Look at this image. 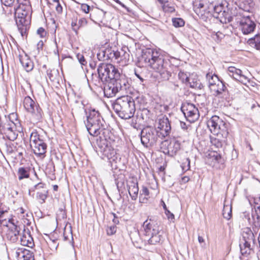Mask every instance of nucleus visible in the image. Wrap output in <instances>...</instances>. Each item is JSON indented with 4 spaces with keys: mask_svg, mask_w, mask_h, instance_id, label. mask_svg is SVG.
<instances>
[{
    "mask_svg": "<svg viewBox=\"0 0 260 260\" xmlns=\"http://www.w3.org/2000/svg\"><path fill=\"white\" fill-rule=\"evenodd\" d=\"M13 252L18 260H33L32 253L24 248L16 247L13 249Z\"/></svg>",
    "mask_w": 260,
    "mask_h": 260,
    "instance_id": "aec40b11",
    "label": "nucleus"
},
{
    "mask_svg": "<svg viewBox=\"0 0 260 260\" xmlns=\"http://www.w3.org/2000/svg\"><path fill=\"white\" fill-rule=\"evenodd\" d=\"M76 56L79 62L82 65L84 66L86 64L87 61H86L84 56L82 54L78 53L77 54Z\"/></svg>",
    "mask_w": 260,
    "mask_h": 260,
    "instance_id": "de8ad7c7",
    "label": "nucleus"
},
{
    "mask_svg": "<svg viewBox=\"0 0 260 260\" xmlns=\"http://www.w3.org/2000/svg\"><path fill=\"white\" fill-rule=\"evenodd\" d=\"M116 227L115 225L109 226L107 229V233L108 235H112L116 233Z\"/></svg>",
    "mask_w": 260,
    "mask_h": 260,
    "instance_id": "09e8293b",
    "label": "nucleus"
},
{
    "mask_svg": "<svg viewBox=\"0 0 260 260\" xmlns=\"http://www.w3.org/2000/svg\"><path fill=\"white\" fill-rule=\"evenodd\" d=\"M18 178L22 180L24 178H27L29 176V171L27 168H20L18 171Z\"/></svg>",
    "mask_w": 260,
    "mask_h": 260,
    "instance_id": "473e14b6",
    "label": "nucleus"
},
{
    "mask_svg": "<svg viewBox=\"0 0 260 260\" xmlns=\"http://www.w3.org/2000/svg\"><path fill=\"white\" fill-rule=\"evenodd\" d=\"M3 5L8 7H13L16 3V0H1Z\"/></svg>",
    "mask_w": 260,
    "mask_h": 260,
    "instance_id": "c03bdc74",
    "label": "nucleus"
},
{
    "mask_svg": "<svg viewBox=\"0 0 260 260\" xmlns=\"http://www.w3.org/2000/svg\"><path fill=\"white\" fill-rule=\"evenodd\" d=\"M190 159L188 158H185L181 165L182 170L184 171L189 170L190 169Z\"/></svg>",
    "mask_w": 260,
    "mask_h": 260,
    "instance_id": "37998d69",
    "label": "nucleus"
},
{
    "mask_svg": "<svg viewBox=\"0 0 260 260\" xmlns=\"http://www.w3.org/2000/svg\"><path fill=\"white\" fill-rule=\"evenodd\" d=\"M30 146L34 153L37 156L44 157L46 152L47 145L36 131L30 134L29 139Z\"/></svg>",
    "mask_w": 260,
    "mask_h": 260,
    "instance_id": "9d476101",
    "label": "nucleus"
},
{
    "mask_svg": "<svg viewBox=\"0 0 260 260\" xmlns=\"http://www.w3.org/2000/svg\"><path fill=\"white\" fill-rule=\"evenodd\" d=\"M47 244L50 247V248L53 250L56 249L58 243H57V241L55 240H50L48 242H47Z\"/></svg>",
    "mask_w": 260,
    "mask_h": 260,
    "instance_id": "49530a36",
    "label": "nucleus"
},
{
    "mask_svg": "<svg viewBox=\"0 0 260 260\" xmlns=\"http://www.w3.org/2000/svg\"><path fill=\"white\" fill-rule=\"evenodd\" d=\"M119 80L120 83V85H121L122 91L126 90V89L129 87V84L127 79L124 76L120 74Z\"/></svg>",
    "mask_w": 260,
    "mask_h": 260,
    "instance_id": "e433bc0d",
    "label": "nucleus"
},
{
    "mask_svg": "<svg viewBox=\"0 0 260 260\" xmlns=\"http://www.w3.org/2000/svg\"><path fill=\"white\" fill-rule=\"evenodd\" d=\"M7 212V210L2 211V212H0V226L1 225L7 226L8 225V220L4 218L5 214Z\"/></svg>",
    "mask_w": 260,
    "mask_h": 260,
    "instance_id": "4c0bfd02",
    "label": "nucleus"
},
{
    "mask_svg": "<svg viewBox=\"0 0 260 260\" xmlns=\"http://www.w3.org/2000/svg\"><path fill=\"white\" fill-rule=\"evenodd\" d=\"M223 37L224 35L219 31L212 35L213 38L216 41L220 40Z\"/></svg>",
    "mask_w": 260,
    "mask_h": 260,
    "instance_id": "8fccbe9b",
    "label": "nucleus"
},
{
    "mask_svg": "<svg viewBox=\"0 0 260 260\" xmlns=\"http://www.w3.org/2000/svg\"><path fill=\"white\" fill-rule=\"evenodd\" d=\"M104 91L105 95L108 98L113 97L118 92L117 89L111 81L104 87Z\"/></svg>",
    "mask_w": 260,
    "mask_h": 260,
    "instance_id": "b1692460",
    "label": "nucleus"
},
{
    "mask_svg": "<svg viewBox=\"0 0 260 260\" xmlns=\"http://www.w3.org/2000/svg\"><path fill=\"white\" fill-rule=\"evenodd\" d=\"M187 84H188L190 87L193 88H201V82L198 79L196 75L190 76L187 81Z\"/></svg>",
    "mask_w": 260,
    "mask_h": 260,
    "instance_id": "bb28decb",
    "label": "nucleus"
},
{
    "mask_svg": "<svg viewBox=\"0 0 260 260\" xmlns=\"http://www.w3.org/2000/svg\"><path fill=\"white\" fill-rule=\"evenodd\" d=\"M87 24V20L85 18H81L78 22V26L80 27L85 26Z\"/></svg>",
    "mask_w": 260,
    "mask_h": 260,
    "instance_id": "3c124183",
    "label": "nucleus"
},
{
    "mask_svg": "<svg viewBox=\"0 0 260 260\" xmlns=\"http://www.w3.org/2000/svg\"><path fill=\"white\" fill-rule=\"evenodd\" d=\"M47 190L46 189H43L37 193V199L39 200V202L42 204L45 202V201L47 198Z\"/></svg>",
    "mask_w": 260,
    "mask_h": 260,
    "instance_id": "c9c22d12",
    "label": "nucleus"
},
{
    "mask_svg": "<svg viewBox=\"0 0 260 260\" xmlns=\"http://www.w3.org/2000/svg\"><path fill=\"white\" fill-rule=\"evenodd\" d=\"M146 66L158 73L164 80H168L171 73L168 71V62L165 61L163 55L158 50L147 48L143 51L141 58Z\"/></svg>",
    "mask_w": 260,
    "mask_h": 260,
    "instance_id": "f257e3e1",
    "label": "nucleus"
},
{
    "mask_svg": "<svg viewBox=\"0 0 260 260\" xmlns=\"http://www.w3.org/2000/svg\"><path fill=\"white\" fill-rule=\"evenodd\" d=\"M181 109L186 119L191 123L197 120L200 117L198 109L193 104L185 103Z\"/></svg>",
    "mask_w": 260,
    "mask_h": 260,
    "instance_id": "4468645a",
    "label": "nucleus"
},
{
    "mask_svg": "<svg viewBox=\"0 0 260 260\" xmlns=\"http://www.w3.org/2000/svg\"><path fill=\"white\" fill-rule=\"evenodd\" d=\"M19 60L23 68L27 72L30 71L34 68L33 62L26 54L20 55Z\"/></svg>",
    "mask_w": 260,
    "mask_h": 260,
    "instance_id": "4be33fe9",
    "label": "nucleus"
},
{
    "mask_svg": "<svg viewBox=\"0 0 260 260\" xmlns=\"http://www.w3.org/2000/svg\"><path fill=\"white\" fill-rule=\"evenodd\" d=\"M110 49V51L108 52V53H106V55H107L109 59H112L113 58V55L112 54V53H113V50H112L111 48Z\"/></svg>",
    "mask_w": 260,
    "mask_h": 260,
    "instance_id": "680f3d73",
    "label": "nucleus"
},
{
    "mask_svg": "<svg viewBox=\"0 0 260 260\" xmlns=\"http://www.w3.org/2000/svg\"><path fill=\"white\" fill-rule=\"evenodd\" d=\"M159 139L156 130L152 127H145L141 131V143L146 147L154 145Z\"/></svg>",
    "mask_w": 260,
    "mask_h": 260,
    "instance_id": "9b49d317",
    "label": "nucleus"
},
{
    "mask_svg": "<svg viewBox=\"0 0 260 260\" xmlns=\"http://www.w3.org/2000/svg\"><path fill=\"white\" fill-rule=\"evenodd\" d=\"M239 28L244 34L247 35L253 32L255 28L256 24L249 17H244L239 21Z\"/></svg>",
    "mask_w": 260,
    "mask_h": 260,
    "instance_id": "f3484780",
    "label": "nucleus"
},
{
    "mask_svg": "<svg viewBox=\"0 0 260 260\" xmlns=\"http://www.w3.org/2000/svg\"><path fill=\"white\" fill-rule=\"evenodd\" d=\"M99 77L102 82L112 81L120 77L117 69L110 63H101L98 68Z\"/></svg>",
    "mask_w": 260,
    "mask_h": 260,
    "instance_id": "0eeeda50",
    "label": "nucleus"
},
{
    "mask_svg": "<svg viewBox=\"0 0 260 260\" xmlns=\"http://www.w3.org/2000/svg\"><path fill=\"white\" fill-rule=\"evenodd\" d=\"M149 198V191L148 188L146 186H142L140 194V202H145V200H147Z\"/></svg>",
    "mask_w": 260,
    "mask_h": 260,
    "instance_id": "c85d7f7f",
    "label": "nucleus"
},
{
    "mask_svg": "<svg viewBox=\"0 0 260 260\" xmlns=\"http://www.w3.org/2000/svg\"><path fill=\"white\" fill-rule=\"evenodd\" d=\"M255 215H252L254 225L256 227L260 226V205L255 208Z\"/></svg>",
    "mask_w": 260,
    "mask_h": 260,
    "instance_id": "c756f323",
    "label": "nucleus"
},
{
    "mask_svg": "<svg viewBox=\"0 0 260 260\" xmlns=\"http://www.w3.org/2000/svg\"><path fill=\"white\" fill-rule=\"evenodd\" d=\"M37 33L41 38H44L46 35V31L43 27H40L37 30Z\"/></svg>",
    "mask_w": 260,
    "mask_h": 260,
    "instance_id": "603ef678",
    "label": "nucleus"
},
{
    "mask_svg": "<svg viewBox=\"0 0 260 260\" xmlns=\"http://www.w3.org/2000/svg\"><path fill=\"white\" fill-rule=\"evenodd\" d=\"M111 82L112 84H113V85H114V87H115L116 89H117L118 92L122 91L121 85H120L119 78H117V79H114L111 81Z\"/></svg>",
    "mask_w": 260,
    "mask_h": 260,
    "instance_id": "a18cd8bd",
    "label": "nucleus"
},
{
    "mask_svg": "<svg viewBox=\"0 0 260 260\" xmlns=\"http://www.w3.org/2000/svg\"><path fill=\"white\" fill-rule=\"evenodd\" d=\"M44 184L42 183H39L38 184L35 186V189L36 190H42L43 189H45L44 187Z\"/></svg>",
    "mask_w": 260,
    "mask_h": 260,
    "instance_id": "13d9d810",
    "label": "nucleus"
},
{
    "mask_svg": "<svg viewBox=\"0 0 260 260\" xmlns=\"http://www.w3.org/2000/svg\"><path fill=\"white\" fill-rule=\"evenodd\" d=\"M143 227L145 235L149 237V244H156L161 240L162 237L160 234L159 227L157 224L154 223L151 220H146L144 222Z\"/></svg>",
    "mask_w": 260,
    "mask_h": 260,
    "instance_id": "6e6552de",
    "label": "nucleus"
},
{
    "mask_svg": "<svg viewBox=\"0 0 260 260\" xmlns=\"http://www.w3.org/2000/svg\"><path fill=\"white\" fill-rule=\"evenodd\" d=\"M58 75L57 71L53 70L47 71V75L49 78V79L51 81H54L56 79V76Z\"/></svg>",
    "mask_w": 260,
    "mask_h": 260,
    "instance_id": "79ce46f5",
    "label": "nucleus"
},
{
    "mask_svg": "<svg viewBox=\"0 0 260 260\" xmlns=\"http://www.w3.org/2000/svg\"><path fill=\"white\" fill-rule=\"evenodd\" d=\"M81 10L85 13H88L90 11V8L89 6L86 4H83L81 6Z\"/></svg>",
    "mask_w": 260,
    "mask_h": 260,
    "instance_id": "864d4df0",
    "label": "nucleus"
},
{
    "mask_svg": "<svg viewBox=\"0 0 260 260\" xmlns=\"http://www.w3.org/2000/svg\"><path fill=\"white\" fill-rule=\"evenodd\" d=\"M162 8L165 12L172 13L175 11L174 5L168 2L163 4Z\"/></svg>",
    "mask_w": 260,
    "mask_h": 260,
    "instance_id": "f704fd0d",
    "label": "nucleus"
},
{
    "mask_svg": "<svg viewBox=\"0 0 260 260\" xmlns=\"http://www.w3.org/2000/svg\"><path fill=\"white\" fill-rule=\"evenodd\" d=\"M220 84L221 85L219 86V84H216V85L215 84L213 86H211L210 89L213 92L214 95L222 97L221 95H222L225 92V86L221 81H220Z\"/></svg>",
    "mask_w": 260,
    "mask_h": 260,
    "instance_id": "393cba45",
    "label": "nucleus"
},
{
    "mask_svg": "<svg viewBox=\"0 0 260 260\" xmlns=\"http://www.w3.org/2000/svg\"><path fill=\"white\" fill-rule=\"evenodd\" d=\"M173 25L176 27H181L184 25V20L180 18H175L172 19Z\"/></svg>",
    "mask_w": 260,
    "mask_h": 260,
    "instance_id": "58836bf2",
    "label": "nucleus"
},
{
    "mask_svg": "<svg viewBox=\"0 0 260 260\" xmlns=\"http://www.w3.org/2000/svg\"><path fill=\"white\" fill-rule=\"evenodd\" d=\"M180 126L183 129H186L187 128L186 123L182 121H180Z\"/></svg>",
    "mask_w": 260,
    "mask_h": 260,
    "instance_id": "69168bd1",
    "label": "nucleus"
},
{
    "mask_svg": "<svg viewBox=\"0 0 260 260\" xmlns=\"http://www.w3.org/2000/svg\"><path fill=\"white\" fill-rule=\"evenodd\" d=\"M104 155L107 157L111 162L114 161L117 159L116 150L108 146H106L104 150Z\"/></svg>",
    "mask_w": 260,
    "mask_h": 260,
    "instance_id": "5701e85b",
    "label": "nucleus"
},
{
    "mask_svg": "<svg viewBox=\"0 0 260 260\" xmlns=\"http://www.w3.org/2000/svg\"><path fill=\"white\" fill-rule=\"evenodd\" d=\"M242 239L240 244L241 253L243 255H248L250 254L255 246L256 240L251 229L249 228L243 229Z\"/></svg>",
    "mask_w": 260,
    "mask_h": 260,
    "instance_id": "423d86ee",
    "label": "nucleus"
},
{
    "mask_svg": "<svg viewBox=\"0 0 260 260\" xmlns=\"http://www.w3.org/2000/svg\"><path fill=\"white\" fill-rule=\"evenodd\" d=\"M20 242L21 245L32 248L34 242L28 229H24L20 236Z\"/></svg>",
    "mask_w": 260,
    "mask_h": 260,
    "instance_id": "412c9836",
    "label": "nucleus"
},
{
    "mask_svg": "<svg viewBox=\"0 0 260 260\" xmlns=\"http://www.w3.org/2000/svg\"><path fill=\"white\" fill-rule=\"evenodd\" d=\"M103 121L98 111L94 109L89 111L87 116L86 126L90 135L97 136L100 134Z\"/></svg>",
    "mask_w": 260,
    "mask_h": 260,
    "instance_id": "39448f33",
    "label": "nucleus"
},
{
    "mask_svg": "<svg viewBox=\"0 0 260 260\" xmlns=\"http://www.w3.org/2000/svg\"><path fill=\"white\" fill-rule=\"evenodd\" d=\"M167 213H168V215H167L168 216V217L169 219H172L174 218V215L173 213H171L170 212V213L167 212Z\"/></svg>",
    "mask_w": 260,
    "mask_h": 260,
    "instance_id": "338daca9",
    "label": "nucleus"
},
{
    "mask_svg": "<svg viewBox=\"0 0 260 260\" xmlns=\"http://www.w3.org/2000/svg\"><path fill=\"white\" fill-rule=\"evenodd\" d=\"M222 214L224 218L230 219L232 217V205H224L223 209Z\"/></svg>",
    "mask_w": 260,
    "mask_h": 260,
    "instance_id": "2f4dec72",
    "label": "nucleus"
},
{
    "mask_svg": "<svg viewBox=\"0 0 260 260\" xmlns=\"http://www.w3.org/2000/svg\"><path fill=\"white\" fill-rule=\"evenodd\" d=\"M16 114L12 113L10 115L9 118H6V121L3 122L0 125V131L9 140L14 141L18 136V132L22 131V128L20 125L19 121L15 119L12 121L11 119H14Z\"/></svg>",
    "mask_w": 260,
    "mask_h": 260,
    "instance_id": "20e7f679",
    "label": "nucleus"
},
{
    "mask_svg": "<svg viewBox=\"0 0 260 260\" xmlns=\"http://www.w3.org/2000/svg\"><path fill=\"white\" fill-rule=\"evenodd\" d=\"M16 24L21 32L26 25V17L29 14L31 6L29 0H16L13 8Z\"/></svg>",
    "mask_w": 260,
    "mask_h": 260,
    "instance_id": "7ed1b4c3",
    "label": "nucleus"
},
{
    "mask_svg": "<svg viewBox=\"0 0 260 260\" xmlns=\"http://www.w3.org/2000/svg\"><path fill=\"white\" fill-rule=\"evenodd\" d=\"M112 215L113 216V221L115 224H118L119 223V220L117 217L116 216V214L115 213H112Z\"/></svg>",
    "mask_w": 260,
    "mask_h": 260,
    "instance_id": "052dcab7",
    "label": "nucleus"
},
{
    "mask_svg": "<svg viewBox=\"0 0 260 260\" xmlns=\"http://www.w3.org/2000/svg\"><path fill=\"white\" fill-rule=\"evenodd\" d=\"M55 9L58 13H61L62 12V8L61 6L60 5L59 2L56 4Z\"/></svg>",
    "mask_w": 260,
    "mask_h": 260,
    "instance_id": "bf43d9fd",
    "label": "nucleus"
},
{
    "mask_svg": "<svg viewBox=\"0 0 260 260\" xmlns=\"http://www.w3.org/2000/svg\"><path fill=\"white\" fill-rule=\"evenodd\" d=\"M114 111L122 119H128L134 116L135 104L132 97L128 95L117 98L112 105Z\"/></svg>",
    "mask_w": 260,
    "mask_h": 260,
    "instance_id": "f03ea898",
    "label": "nucleus"
},
{
    "mask_svg": "<svg viewBox=\"0 0 260 260\" xmlns=\"http://www.w3.org/2000/svg\"><path fill=\"white\" fill-rule=\"evenodd\" d=\"M198 241L200 243H202L204 242V239L202 236H198Z\"/></svg>",
    "mask_w": 260,
    "mask_h": 260,
    "instance_id": "774afa93",
    "label": "nucleus"
},
{
    "mask_svg": "<svg viewBox=\"0 0 260 260\" xmlns=\"http://www.w3.org/2000/svg\"><path fill=\"white\" fill-rule=\"evenodd\" d=\"M109 51H110V49L109 48L100 50L97 54V57L98 59L100 61L108 60L109 59L107 55H106V53H108Z\"/></svg>",
    "mask_w": 260,
    "mask_h": 260,
    "instance_id": "72a5a7b5",
    "label": "nucleus"
},
{
    "mask_svg": "<svg viewBox=\"0 0 260 260\" xmlns=\"http://www.w3.org/2000/svg\"><path fill=\"white\" fill-rule=\"evenodd\" d=\"M126 187L132 200H136L139 192L138 183L137 179L131 178L128 180L126 182Z\"/></svg>",
    "mask_w": 260,
    "mask_h": 260,
    "instance_id": "6ab92c4d",
    "label": "nucleus"
},
{
    "mask_svg": "<svg viewBox=\"0 0 260 260\" xmlns=\"http://www.w3.org/2000/svg\"><path fill=\"white\" fill-rule=\"evenodd\" d=\"M161 203L162 204V206L163 207L164 209L165 210L166 214L168 215L167 212L170 213V211L167 209V206H166L165 202L162 200L161 201Z\"/></svg>",
    "mask_w": 260,
    "mask_h": 260,
    "instance_id": "e2e57ef3",
    "label": "nucleus"
},
{
    "mask_svg": "<svg viewBox=\"0 0 260 260\" xmlns=\"http://www.w3.org/2000/svg\"><path fill=\"white\" fill-rule=\"evenodd\" d=\"M19 234V233L18 232L14 231V233L8 232L7 234L8 238L10 239V240L13 242H15L18 239V236Z\"/></svg>",
    "mask_w": 260,
    "mask_h": 260,
    "instance_id": "a19ab883",
    "label": "nucleus"
},
{
    "mask_svg": "<svg viewBox=\"0 0 260 260\" xmlns=\"http://www.w3.org/2000/svg\"><path fill=\"white\" fill-rule=\"evenodd\" d=\"M180 142L176 138H170L161 142L160 149L166 154L174 156L180 149Z\"/></svg>",
    "mask_w": 260,
    "mask_h": 260,
    "instance_id": "f8f14e48",
    "label": "nucleus"
},
{
    "mask_svg": "<svg viewBox=\"0 0 260 260\" xmlns=\"http://www.w3.org/2000/svg\"><path fill=\"white\" fill-rule=\"evenodd\" d=\"M160 139L168 136L171 131V125L169 119L166 117H163L159 119L157 127L155 128Z\"/></svg>",
    "mask_w": 260,
    "mask_h": 260,
    "instance_id": "2eb2a0df",
    "label": "nucleus"
},
{
    "mask_svg": "<svg viewBox=\"0 0 260 260\" xmlns=\"http://www.w3.org/2000/svg\"><path fill=\"white\" fill-rule=\"evenodd\" d=\"M8 225L7 226L9 228V232L14 233V231L20 232V228L17 226L14 220L12 218L8 219Z\"/></svg>",
    "mask_w": 260,
    "mask_h": 260,
    "instance_id": "7c9ffc66",
    "label": "nucleus"
},
{
    "mask_svg": "<svg viewBox=\"0 0 260 260\" xmlns=\"http://www.w3.org/2000/svg\"><path fill=\"white\" fill-rule=\"evenodd\" d=\"M226 124L218 116H213L208 121L207 126L213 134L229 132Z\"/></svg>",
    "mask_w": 260,
    "mask_h": 260,
    "instance_id": "ddd939ff",
    "label": "nucleus"
},
{
    "mask_svg": "<svg viewBox=\"0 0 260 260\" xmlns=\"http://www.w3.org/2000/svg\"><path fill=\"white\" fill-rule=\"evenodd\" d=\"M112 54L113 55V58L114 57L115 59L118 58V57L120 56V53L119 52L114 51V50H113V53H112Z\"/></svg>",
    "mask_w": 260,
    "mask_h": 260,
    "instance_id": "0e129e2a",
    "label": "nucleus"
},
{
    "mask_svg": "<svg viewBox=\"0 0 260 260\" xmlns=\"http://www.w3.org/2000/svg\"><path fill=\"white\" fill-rule=\"evenodd\" d=\"M71 25L73 30L77 32V30L79 29L80 27L78 26V23L77 21H72L71 23Z\"/></svg>",
    "mask_w": 260,
    "mask_h": 260,
    "instance_id": "6e6d98bb",
    "label": "nucleus"
},
{
    "mask_svg": "<svg viewBox=\"0 0 260 260\" xmlns=\"http://www.w3.org/2000/svg\"><path fill=\"white\" fill-rule=\"evenodd\" d=\"M213 134L214 136L210 137V142L213 145L217 148H221L226 143L229 132H224V133Z\"/></svg>",
    "mask_w": 260,
    "mask_h": 260,
    "instance_id": "a211bd4d",
    "label": "nucleus"
},
{
    "mask_svg": "<svg viewBox=\"0 0 260 260\" xmlns=\"http://www.w3.org/2000/svg\"><path fill=\"white\" fill-rule=\"evenodd\" d=\"M206 79L208 82V86L209 88H211V86H213L216 84H219V86L221 85L220 81L218 79V77L215 74L212 73H209L206 74Z\"/></svg>",
    "mask_w": 260,
    "mask_h": 260,
    "instance_id": "a878e982",
    "label": "nucleus"
},
{
    "mask_svg": "<svg viewBox=\"0 0 260 260\" xmlns=\"http://www.w3.org/2000/svg\"><path fill=\"white\" fill-rule=\"evenodd\" d=\"M247 42L251 46L260 50V34L256 35L253 38L248 39Z\"/></svg>",
    "mask_w": 260,
    "mask_h": 260,
    "instance_id": "cd10ccee",
    "label": "nucleus"
},
{
    "mask_svg": "<svg viewBox=\"0 0 260 260\" xmlns=\"http://www.w3.org/2000/svg\"><path fill=\"white\" fill-rule=\"evenodd\" d=\"M23 104L25 109L31 114V119L35 122L41 121L43 112L38 103L30 96H27L24 98Z\"/></svg>",
    "mask_w": 260,
    "mask_h": 260,
    "instance_id": "1a4fd4ad",
    "label": "nucleus"
},
{
    "mask_svg": "<svg viewBox=\"0 0 260 260\" xmlns=\"http://www.w3.org/2000/svg\"><path fill=\"white\" fill-rule=\"evenodd\" d=\"M135 74L138 77V78L139 79L140 81V84L144 87L145 86V84L144 83V79L136 72V71H135Z\"/></svg>",
    "mask_w": 260,
    "mask_h": 260,
    "instance_id": "4d7b16f0",
    "label": "nucleus"
},
{
    "mask_svg": "<svg viewBox=\"0 0 260 260\" xmlns=\"http://www.w3.org/2000/svg\"><path fill=\"white\" fill-rule=\"evenodd\" d=\"M15 148L13 147V145H7L6 146V151L8 154H12L15 151Z\"/></svg>",
    "mask_w": 260,
    "mask_h": 260,
    "instance_id": "5fc2aeb1",
    "label": "nucleus"
},
{
    "mask_svg": "<svg viewBox=\"0 0 260 260\" xmlns=\"http://www.w3.org/2000/svg\"><path fill=\"white\" fill-rule=\"evenodd\" d=\"M178 78L183 83L187 84V81L189 79V77L188 76L187 74L182 71H180L178 75Z\"/></svg>",
    "mask_w": 260,
    "mask_h": 260,
    "instance_id": "ea45409f",
    "label": "nucleus"
},
{
    "mask_svg": "<svg viewBox=\"0 0 260 260\" xmlns=\"http://www.w3.org/2000/svg\"><path fill=\"white\" fill-rule=\"evenodd\" d=\"M228 72L230 77L248 86V84L250 83V80L246 75L243 74L241 70L234 67H230L228 68Z\"/></svg>",
    "mask_w": 260,
    "mask_h": 260,
    "instance_id": "dca6fc26",
    "label": "nucleus"
}]
</instances>
